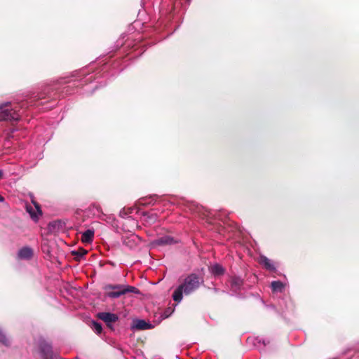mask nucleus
<instances>
[{
	"instance_id": "obj_14",
	"label": "nucleus",
	"mask_w": 359,
	"mask_h": 359,
	"mask_svg": "<svg viewBox=\"0 0 359 359\" xmlns=\"http://www.w3.org/2000/svg\"><path fill=\"white\" fill-rule=\"evenodd\" d=\"M211 273L214 275L219 276L224 273V269L219 264H214L210 267Z\"/></svg>"
},
{
	"instance_id": "obj_1",
	"label": "nucleus",
	"mask_w": 359,
	"mask_h": 359,
	"mask_svg": "<svg viewBox=\"0 0 359 359\" xmlns=\"http://www.w3.org/2000/svg\"><path fill=\"white\" fill-rule=\"evenodd\" d=\"M201 283V280L195 274H191L187 276L183 283L177 287L172 294L174 301L180 302L182 299V294L186 295L191 294L195 291Z\"/></svg>"
},
{
	"instance_id": "obj_4",
	"label": "nucleus",
	"mask_w": 359,
	"mask_h": 359,
	"mask_svg": "<svg viewBox=\"0 0 359 359\" xmlns=\"http://www.w3.org/2000/svg\"><path fill=\"white\" fill-rule=\"evenodd\" d=\"M26 210L34 221H37L42 213L39 205L35 202H33L32 205H27Z\"/></svg>"
},
{
	"instance_id": "obj_19",
	"label": "nucleus",
	"mask_w": 359,
	"mask_h": 359,
	"mask_svg": "<svg viewBox=\"0 0 359 359\" xmlns=\"http://www.w3.org/2000/svg\"><path fill=\"white\" fill-rule=\"evenodd\" d=\"M86 253H87V250H86L84 249H80L78 252H76V254L81 257L84 256Z\"/></svg>"
},
{
	"instance_id": "obj_9",
	"label": "nucleus",
	"mask_w": 359,
	"mask_h": 359,
	"mask_svg": "<svg viewBox=\"0 0 359 359\" xmlns=\"http://www.w3.org/2000/svg\"><path fill=\"white\" fill-rule=\"evenodd\" d=\"M259 262L269 271H273L276 270V267L272 261L265 256H260Z\"/></svg>"
},
{
	"instance_id": "obj_17",
	"label": "nucleus",
	"mask_w": 359,
	"mask_h": 359,
	"mask_svg": "<svg viewBox=\"0 0 359 359\" xmlns=\"http://www.w3.org/2000/svg\"><path fill=\"white\" fill-rule=\"evenodd\" d=\"M0 342H1L3 344L7 346L9 343L8 339L6 337V335L2 332V331L0 330Z\"/></svg>"
},
{
	"instance_id": "obj_5",
	"label": "nucleus",
	"mask_w": 359,
	"mask_h": 359,
	"mask_svg": "<svg viewBox=\"0 0 359 359\" xmlns=\"http://www.w3.org/2000/svg\"><path fill=\"white\" fill-rule=\"evenodd\" d=\"M140 238L138 236L135 234H130L123 238V243L126 247L133 249L140 243Z\"/></svg>"
},
{
	"instance_id": "obj_11",
	"label": "nucleus",
	"mask_w": 359,
	"mask_h": 359,
	"mask_svg": "<svg viewBox=\"0 0 359 359\" xmlns=\"http://www.w3.org/2000/svg\"><path fill=\"white\" fill-rule=\"evenodd\" d=\"M134 327L137 330H147L151 328V325L144 320H137L135 322Z\"/></svg>"
},
{
	"instance_id": "obj_8",
	"label": "nucleus",
	"mask_w": 359,
	"mask_h": 359,
	"mask_svg": "<svg viewBox=\"0 0 359 359\" xmlns=\"http://www.w3.org/2000/svg\"><path fill=\"white\" fill-rule=\"evenodd\" d=\"M18 255L21 259H29L33 255V250L30 248L25 247L19 250Z\"/></svg>"
},
{
	"instance_id": "obj_21",
	"label": "nucleus",
	"mask_w": 359,
	"mask_h": 359,
	"mask_svg": "<svg viewBox=\"0 0 359 359\" xmlns=\"http://www.w3.org/2000/svg\"><path fill=\"white\" fill-rule=\"evenodd\" d=\"M0 201L2 202L4 201V198L2 196H0Z\"/></svg>"
},
{
	"instance_id": "obj_10",
	"label": "nucleus",
	"mask_w": 359,
	"mask_h": 359,
	"mask_svg": "<svg viewBox=\"0 0 359 359\" xmlns=\"http://www.w3.org/2000/svg\"><path fill=\"white\" fill-rule=\"evenodd\" d=\"M94 237V230L88 229L85 231L81 235V241L83 243H90Z\"/></svg>"
},
{
	"instance_id": "obj_18",
	"label": "nucleus",
	"mask_w": 359,
	"mask_h": 359,
	"mask_svg": "<svg viewBox=\"0 0 359 359\" xmlns=\"http://www.w3.org/2000/svg\"><path fill=\"white\" fill-rule=\"evenodd\" d=\"M123 290L125 291V294L127 292H135L136 293L137 290L135 287L132 286H123Z\"/></svg>"
},
{
	"instance_id": "obj_2",
	"label": "nucleus",
	"mask_w": 359,
	"mask_h": 359,
	"mask_svg": "<svg viewBox=\"0 0 359 359\" xmlns=\"http://www.w3.org/2000/svg\"><path fill=\"white\" fill-rule=\"evenodd\" d=\"M8 102L0 105V121H18L20 118L17 107L8 108Z\"/></svg>"
},
{
	"instance_id": "obj_16",
	"label": "nucleus",
	"mask_w": 359,
	"mask_h": 359,
	"mask_svg": "<svg viewBox=\"0 0 359 359\" xmlns=\"http://www.w3.org/2000/svg\"><path fill=\"white\" fill-rule=\"evenodd\" d=\"M92 329L96 332L97 334H100L102 330V325L96 322H93L92 325Z\"/></svg>"
},
{
	"instance_id": "obj_6",
	"label": "nucleus",
	"mask_w": 359,
	"mask_h": 359,
	"mask_svg": "<svg viewBox=\"0 0 359 359\" xmlns=\"http://www.w3.org/2000/svg\"><path fill=\"white\" fill-rule=\"evenodd\" d=\"M107 289H112L116 291L109 292H107V296L111 298H118L123 294H125V291L123 290V285H108L106 287Z\"/></svg>"
},
{
	"instance_id": "obj_20",
	"label": "nucleus",
	"mask_w": 359,
	"mask_h": 359,
	"mask_svg": "<svg viewBox=\"0 0 359 359\" xmlns=\"http://www.w3.org/2000/svg\"><path fill=\"white\" fill-rule=\"evenodd\" d=\"M3 176V172L2 170H0V179Z\"/></svg>"
},
{
	"instance_id": "obj_15",
	"label": "nucleus",
	"mask_w": 359,
	"mask_h": 359,
	"mask_svg": "<svg viewBox=\"0 0 359 359\" xmlns=\"http://www.w3.org/2000/svg\"><path fill=\"white\" fill-rule=\"evenodd\" d=\"M174 243V240L170 236H164L161 237L157 241V243L158 245H167L172 244Z\"/></svg>"
},
{
	"instance_id": "obj_3",
	"label": "nucleus",
	"mask_w": 359,
	"mask_h": 359,
	"mask_svg": "<svg viewBox=\"0 0 359 359\" xmlns=\"http://www.w3.org/2000/svg\"><path fill=\"white\" fill-rule=\"evenodd\" d=\"M40 349L41 359H59L58 355L53 352L52 348L48 342L42 341Z\"/></svg>"
},
{
	"instance_id": "obj_13",
	"label": "nucleus",
	"mask_w": 359,
	"mask_h": 359,
	"mask_svg": "<svg viewBox=\"0 0 359 359\" xmlns=\"http://www.w3.org/2000/svg\"><path fill=\"white\" fill-rule=\"evenodd\" d=\"M271 289L273 292H282L284 289V284L280 281H273L271 284Z\"/></svg>"
},
{
	"instance_id": "obj_7",
	"label": "nucleus",
	"mask_w": 359,
	"mask_h": 359,
	"mask_svg": "<svg viewBox=\"0 0 359 359\" xmlns=\"http://www.w3.org/2000/svg\"><path fill=\"white\" fill-rule=\"evenodd\" d=\"M97 317L107 323H114L118 320V317L116 314L107 312L99 313Z\"/></svg>"
},
{
	"instance_id": "obj_12",
	"label": "nucleus",
	"mask_w": 359,
	"mask_h": 359,
	"mask_svg": "<svg viewBox=\"0 0 359 359\" xmlns=\"http://www.w3.org/2000/svg\"><path fill=\"white\" fill-rule=\"evenodd\" d=\"M243 284V280L238 277H233L231 280V286L232 290L236 291L239 290Z\"/></svg>"
}]
</instances>
